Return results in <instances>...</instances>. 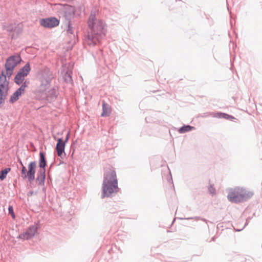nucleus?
Masks as SVG:
<instances>
[{
    "label": "nucleus",
    "instance_id": "38",
    "mask_svg": "<svg viewBox=\"0 0 262 262\" xmlns=\"http://www.w3.org/2000/svg\"><path fill=\"white\" fill-rule=\"evenodd\" d=\"M209 191L211 193H214V192H212V190H209Z\"/></svg>",
    "mask_w": 262,
    "mask_h": 262
},
{
    "label": "nucleus",
    "instance_id": "32",
    "mask_svg": "<svg viewBox=\"0 0 262 262\" xmlns=\"http://www.w3.org/2000/svg\"><path fill=\"white\" fill-rule=\"evenodd\" d=\"M70 132L69 131L68 132L67 134L66 135V137L64 140H63V142H65L66 144H67V142H68L69 138H70Z\"/></svg>",
    "mask_w": 262,
    "mask_h": 262
},
{
    "label": "nucleus",
    "instance_id": "33",
    "mask_svg": "<svg viewBox=\"0 0 262 262\" xmlns=\"http://www.w3.org/2000/svg\"><path fill=\"white\" fill-rule=\"evenodd\" d=\"M7 31L9 32H13L14 31V29L13 27H9L7 29Z\"/></svg>",
    "mask_w": 262,
    "mask_h": 262
},
{
    "label": "nucleus",
    "instance_id": "19",
    "mask_svg": "<svg viewBox=\"0 0 262 262\" xmlns=\"http://www.w3.org/2000/svg\"><path fill=\"white\" fill-rule=\"evenodd\" d=\"M195 129L194 126L190 125H183L182 126L179 128L178 132L180 134H184L187 132H190L192 130Z\"/></svg>",
    "mask_w": 262,
    "mask_h": 262
},
{
    "label": "nucleus",
    "instance_id": "4",
    "mask_svg": "<svg viewBox=\"0 0 262 262\" xmlns=\"http://www.w3.org/2000/svg\"><path fill=\"white\" fill-rule=\"evenodd\" d=\"M117 189H118V183L116 181L110 184L102 183L101 198L111 197L114 192H117L116 190Z\"/></svg>",
    "mask_w": 262,
    "mask_h": 262
},
{
    "label": "nucleus",
    "instance_id": "5",
    "mask_svg": "<svg viewBox=\"0 0 262 262\" xmlns=\"http://www.w3.org/2000/svg\"><path fill=\"white\" fill-rule=\"evenodd\" d=\"M253 195V192L244 190L239 197L235 195L234 193H229L227 198L229 201L231 202L239 203L247 201L251 198Z\"/></svg>",
    "mask_w": 262,
    "mask_h": 262
},
{
    "label": "nucleus",
    "instance_id": "21",
    "mask_svg": "<svg viewBox=\"0 0 262 262\" xmlns=\"http://www.w3.org/2000/svg\"><path fill=\"white\" fill-rule=\"evenodd\" d=\"M67 26V33L69 34H73L74 33V21H68L64 23Z\"/></svg>",
    "mask_w": 262,
    "mask_h": 262
},
{
    "label": "nucleus",
    "instance_id": "9",
    "mask_svg": "<svg viewBox=\"0 0 262 262\" xmlns=\"http://www.w3.org/2000/svg\"><path fill=\"white\" fill-rule=\"evenodd\" d=\"M62 12L65 19V22L73 21L72 20L75 17L76 12L75 7L66 5L62 9Z\"/></svg>",
    "mask_w": 262,
    "mask_h": 262
},
{
    "label": "nucleus",
    "instance_id": "14",
    "mask_svg": "<svg viewBox=\"0 0 262 262\" xmlns=\"http://www.w3.org/2000/svg\"><path fill=\"white\" fill-rule=\"evenodd\" d=\"M46 94V101L48 103H51L56 100L58 93L56 89L53 88L50 90Z\"/></svg>",
    "mask_w": 262,
    "mask_h": 262
},
{
    "label": "nucleus",
    "instance_id": "34",
    "mask_svg": "<svg viewBox=\"0 0 262 262\" xmlns=\"http://www.w3.org/2000/svg\"><path fill=\"white\" fill-rule=\"evenodd\" d=\"M250 220H251V217H248V218L246 220V223H245V225H244V227H245V226H246L248 225V222H249V221H250Z\"/></svg>",
    "mask_w": 262,
    "mask_h": 262
},
{
    "label": "nucleus",
    "instance_id": "13",
    "mask_svg": "<svg viewBox=\"0 0 262 262\" xmlns=\"http://www.w3.org/2000/svg\"><path fill=\"white\" fill-rule=\"evenodd\" d=\"M46 171L44 169H39L37 172L36 182L39 186H44L46 180Z\"/></svg>",
    "mask_w": 262,
    "mask_h": 262
},
{
    "label": "nucleus",
    "instance_id": "37",
    "mask_svg": "<svg viewBox=\"0 0 262 262\" xmlns=\"http://www.w3.org/2000/svg\"><path fill=\"white\" fill-rule=\"evenodd\" d=\"M168 170H169V169H168ZM169 177L170 178V180H172V177H171V172H170V170H169Z\"/></svg>",
    "mask_w": 262,
    "mask_h": 262
},
{
    "label": "nucleus",
    "instance_id": "10",
    "mask_svg": "<svg viewBox=\"0 0 262 262\" xmlns=\"http://www.w3.org/2000/svg\"><path fill=\"white\" fill-rule=\"evenodd\" d=\"M116 181L118 183L116 171L114 170L109 169L104 172L103 174V183H113Z\"/></svg>",
    "mask_w": 262,
    "mask_h": 262
},
{
    "label": "nucleus",
    "instance_id": "41",
    "mask_svg": "<svg viewBox=\"0 0 262 262\" xmlns=\"http://www.w3.org/2000/svg\"><path fill=\"white\" fill-rule=\"evenodd\" d=\"M214 237H212V240L214 241Z\"/></svg>",
    "mask_w": 262,
    "mask_h": 262
},
{
    "label": "nucleus",
    "instance_id": "36",
    "mask_svg": "<svg viewBox=\"0 0 262 262\" xmlns=\"http://www.w3.org/2000/svg\"><path fill=\"white\" fill-rule=\"evenodd\" d=\"M19 164H20V165H21V166H24V164H23V163L22 161H21L20 160H19Z\"/></svg>",
    "mask_w": 262,
    "mask_h": 262
},
{
    "label": "nucleus",
    "instance_id": "18",
    "mask_svg": "<svg viewBox=\"0 0 262 262\" xmlns=\"http://www.w3.org/2000/svg\"><path fill=\"white\" fill-rule=\"evenodd\" d=\"M31 69L30 67V62H28L26 63V64L21 68L18 71L19 72L23 74L24 75H26V77L28 76L29 74Z\"/></svg>",
    "mask_w": 262,
    "mask_h": 262
},
{
    "label": "nucleus",
    "instance_id": "2",
    "mask_svg": "<svg viewBox=\"0 0 262 262\" xmlns=\"http://www.w3.org/2000/svg\"><path fill=\"white\" fill-rule=\"evenodd\" d=\"M39 78L40 82L39 90L40 93L46 92L49 88L53 78L52 72L47 67H43L39 72Z\"/></svg>",
    "mask_w": 262,
    "mask_h": 262
},
{
    "label": "nucleus",
    "instance_id": "29",
    "mask_svg": "<svg viewBox=\"0 0 262 262\" xmlns=\"http://www.w3.org/2000/svg\"><path fill=\"white\" fill-rule=\"evenodd\" d=\"M8 212L10 214L13 219L15 218V215L14 212L13 207L12 205H9L8 207Z\"/></svg>",
    "mask_w": 262,
    "mask_h": 262
},
{
    "label": "nucleus",
    "instance_id": "16",
    "mask_svg": "<svg viewBox=\"0 0 262 262\" xmlns=\"http://www.w3.org/2000/svg\"><path fill=\"white\" fill-rule=\"evenodd\" d=\"M24 93L19 89H17L14 93L10 96L9 102L11 104L14 103L17 101L21 95Z\"/></svg>",
    "mask_w": 262,
    "mask_h": 262
},
{
    "label": "nucleus",
    "instance_id": "39",
    "mask_svg": "<svg viewBox=\"0 0 262 262\" xmlns=\"http://www.w3.org/2000/svg\"><path fill=\"white\" fill-rule=\"evenodd\" d=\"M45 190H46V188L44 187V188H42V190L43 191H45Z\"/></svg>",
    "mask_w": 262,
    "mask_h": 262
},
{
    "label": "nucleus",
    "instance_id": "1",
    "mask_svg": "<svg viewBox=\"0 0 262 262\" xmlns=\"http://www.w3.org/2000/svg\"><path fill=\"white\" fill-rule=\"evenodd\" d=\"M88 24L90 31L86 35V41L88 45L95 46L105 36V24L101 19L97 20L95 12L92 11Z\"/></svg>",
    "mask_w": 262,
    "mask_h": 262
},
{
    "label": "nucleus",
    "instance_id": "35",
    "mask_svg": "<svg viewBox=\"0 0 262 262\" xmlns=\"http://www.w3.org/2000/svg\"><path fill=\"white\" fill-rule=\"evenodd\" d=\"M34 193V192L33 191H30L29 192H28V196H31L32 195H33Z\"/></svg>",
    "mask_w": 262,
    "mask_h": 262
},
{
    "label": "nucleus",
    "instance_id": "20",
    "mask_svg": "<svg viewBox=\"0 0 262 262\" xmlns=\"http://www.w3.org/2000/svg\"><path fill=\"white\" fill-rule=\"evenodd\" d=\"M72 72L71 71H67L65 72L63 76V78L64 82L67 83H72L73 79L72 77Z\"/></svg>",
    "mask_w": 262,
    "mask_h": 262
},
{
    "label": "nucleus",
    "instance_id": "24",
    "mask_svg": "<svg viewBox=\"0 0 262 262\" xmlns=\"http://www.w3.org/2000/svg\"><path fill=\"white\" fill-rule=\"evenodd\" d=\"M20 172L21 177L23 179H27V173H28V170L24 165L21 166Z\"/></svg>",
    "mask_w": 262,
    "mask_h": 262
},
{
    "label": "nucleus",
    "instance_id": "17",
    "mask_svg": "<svg viewBox=\"0 0 262 262\" xmlns=\"http://www.w3.org/2000/svg\"><path fill=\"white\" fill-rule=\"evenodd\" d=\"M26 75H24L18 72L14 78V82L18 85H20L25 80Z\"/></svg>",
    "mask_w": 262,
    "mask_h": 262
},
{
    "label": "nucleus",
    "instance_id": "26",
    "mask_svg": "<svg viewBox=\"0 0 262 262\" xmlns=\"http://www.w3.org/2000/svg\"><path fill=\"white\" fill-rule=\"evenodd\" d=\"M5 70L6 78L8 77L9 78H10L13 75L14 69L5 68Z\"/></svg>",
    "mask_w": 262,
    "mask_h": 262
},
{
    "label": "nucleus",
    "instance_id": "8",
    "mask_svg": "<svg viewBox=\"0 0 262 262\" xmlns=\"http://www.w3.org/2000/svg\"><path fill=\"white\" fill-rule=\"evenodd\" d=\"M40 24L46 28H52L59 24V20L55 17H49L40 19Z\"/></svg>",
    "mask_w": 262,
    "mask_h": 262
},
{
    "label": "nucleus",
    "instance_id": "40",
    "mask_svg": "<svg viewBox=\"0 0 262 262\" xmlns=\"http://www.w3.org/2000/svg\"><path fill=\"white\" fill-rule=\"evenodd\" d=\"M241 230H242V229L237 230V231H240Z\"/></svg>",
    "mask_w": 262,
    "mask_h": 262
},
{
    "label": "nucleus",
    "instance_id": "12",
    "mask_svg": "<svg viewBox=\"0 0 262 262\" xmlns=\"http://www.w3.org/2000/svg\"><path fill=\"white\" fill-rule=\"evenodd\" d=\"M54 139L57 142L55 147L57 154L58 156L61 157L63 154H65L64 149L66 144L63 142V140L62 138L56 139L55 137H54Z\"/></svg>",
    "mask_w": 262,
    "mask_h": 262
},
{
    "label": "nucleus",
    "instance_id": "11",
    "mask_svg": "<svg viewBox=\"0 0 262 262\" xmlns=\"http://www.w3.org/2000/svg\"><path fill=\"white\" fill-rule=\"evenodd\" d=\"M36 161L30 162L28 166V173H27V179L29 182L31 183L35 180V175L36 169Z\"/></svg>",
    "mask_w": 262,
    "mask_h": 262
},
{
    "label": "nucleus",
    "instance_id": "30",
    "mask_svg": "<svg viewBox=\"0 0 262 262\" xmlns=\"http://www.w3.org/2000/svg\"><path fill=\"white\" fill-rule=\"evenodd\" d=\"M225 114V113L217 112L213 114V117L214 118H224Z\"/></svg>",
    "mask_w": 262,
    "mask_h": 262
},
{
    "label": "nucleus",
    "instance_id": "31",
    "mask_svg": "<svg viewBox=\"0 0 262 262\" xmlns=\"http://www.w3.org/2000/svg\"><path fill=\"white\" fill-rule=\"evenodd\" d=\"M223 119H225L229 120H232L233 119H234L235 118L234 116L225 113Z\"/></svg>",
    "mask_w": 262,
    "mask_h": 262
},
{
    "label": "nucleus",
    "instance_id": "27",
    "mask_svg": "<svg viewBox=\"0 0 262 262\" xmlns=\"http://www.w3.org/2000/svg\"><path fill=\"white\" fill-rule=\"evenodd\" d=\"M195 219L196 220H201L202 221H203L204 222H207V221H206V219H203V218H201V217H199V216H195L194 217H186V218H181V217L179 218V219L181 220H192V219Z\"/></svg>",
    "mask_w": 262,
    "mask_h": 262
},
{
    "label": "nucleus",
    "instance_id": "25",
    "mask_svg": "<svg viewBox=\"0 0 262 262\" xmlns=\"http://www.w3.org/2000/svg\"><path fill=\"white\" fill-rule=\"evenodd\" d=\"M244 190L245 189L243 188H238L235 189L233 191H230L229 193H234L235 195H237L238 197H239L241 195L242 193H243V191H244Z\"/></svg>",
    "mask_w": 262,
    "mask_h": 262
},
{
    "label": "nucleus",
    "instance_id": "3",
    "mask_svg": "<svg viewBox=\"0 0 262 262\" xmlns=\"http://www.w3.org/2000/svg\"><path fill=\"white\" fill-rule=\"evenodd\" d=\"M9 91V81L7 80L6 72L3 70L0 74V107L5 102Z\"/></svg>",
    "mask_w": 262,
    "mask_h": 262
},
{
    "label": "nucleus",
    "instance_id": "15",
    "mask_svg": "<svg viewBox=\"0 0 262 262\" xmlns=\"http://www.w3.org/2000/svg\"><path fill=\"white\" fill-rule=\"evenodd\" d=\"M47 165V160L46 158V153L43 151H40L39 155L38 166L40 169H46Z\"/></svg>",
    "mask_w": 262,
    "mask_h": 262
},
{
    "label": "nucleus",
    "instance_id": "6",
    "mask_svg": "<svg viewBox=\"0 0 262 262\" xmlns=\"http://www.w3.org/2000/svg\"><path fill=\"white\" fill-rule=\"evenodd\" d=\"M41 226L38 221L37 223H35L34 225L29 226L26 231L17 236V238L29 240L35 235L37 230Z\"/></svg>",
    "mask_w": 262,
    "mask_h": 262
},
{
    "label": "nucleus",
    "instance_id": "23",
    "mask_svg": "<svg viewBox=\"0 0 262 262\" xmlns=\"http://www.w3.org/2000/svg\"><path fill=\"white\" fill-rule=\"evenodd\" d=\"M11 168L7 167L3 169L0 172V180L1 181L4 180L7 177V174L10 171Z\"/></svg>",
    "mask_w": 262,
    "mask_h": 262
},
{
    "label": "nucleus",
    "instance_id": "28",
    "mask_svg": "<svg viewBox=\"0 0 262 262\" xmlns=\"http://www.w3.org/2000/svg\"><path fill=\"white\" fill-rule=\"evenodd\" d=\"M29 83V81H27L26 80L25 82H23V83L21 84V85L20 86V87L18 88L21 91H23L24 93L25 91L26 88L28 86V84Z\"/></svg>",
    "mask_w": 262,
    "mask_h": 262
},
{
    "label": "nucleus",
    "instance_id": "22",
    "mask_svg": "<svg viewBox=\"0 0 262 262\" xmlns=\"http://www.w3.org/2000/svg\"><path fill=\"white\" fill-rule=\"evenodd\" d=\"M108 110L109 105L104 102H103L102 104V112L101 113V116L102 117L109 116L111 112L110 111H108Z\"/></svg>",
    "mask_w": 262,
    "mask_h": 262
},
{
    "label": "nucleus",
    "instance_id": "7",
    "mask_svg": "<svg viewBox=\"0 0 262 262\" xmlns=\"http://www.w3.org/2000/svg\"><path fill=\"white\" fill-rule=\"evenodd\" d=\"M22 61L19 54H15L8 57L6 60L5 68L15 69V67Z\"/></svg>",
    "mask_w": 262,
    "mask_h": 262
}]
</instances>
